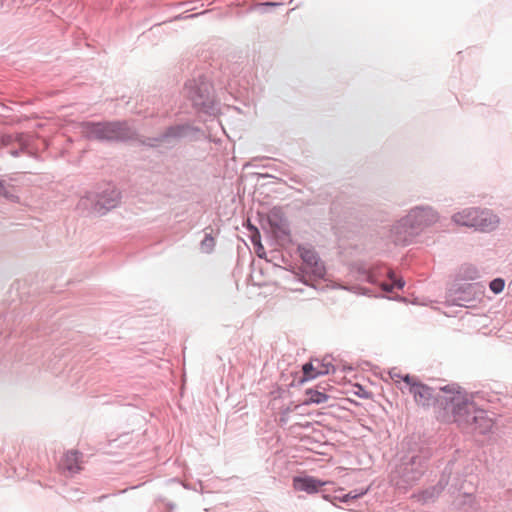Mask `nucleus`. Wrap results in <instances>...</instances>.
<instances>
[{
  "mask_svg": "<svg viewBox=\"0 0 512 512\" xmlns=\"http://www.w3.org/2000/svg\"><path fill=\"white\" fill-rule=\"evenodd\" d=\"M489 287L493 293L499 294L504 290L505 281L502 278H496L490 282Z\"/></svg>",
  "mask_w": 512,
  "mask_h": 512,
  "instance_id": "f8f14e48",
  "label": "nucleus"
},
{
  "mask_svg": "<svg viewBox=\"0 0 512 512\" xmlns=\"http://www.w3.org/2000/svg\"><path fill=\"white\" fill-rule=\"evenodd\" d=\"M85 133L91 139L118 140L127 138L129 129L123 123H97L87 124Z\"/></svg>",
  "mask_w": 512,
  "mask_h": 512,
  "instance_id": "7ed1b4c3",
  "label": "nucleus"
},
{
  "mask_svg": "<svg viewBox=\"0 0 512 512\" xmlns=\"http://www.w3.org/2000/svg\"><path fill=\"white\" fill-rule=\"evenodd\" d=\"M431 217V212L426 209H415L412 210L405 219L402 220L404 227L408 226L413 229L416 227L425 226L428 224Z\"/></svg>",
  "mask_w": 512,
  "mask_h": 512,
  "instance_id": "6e6552de",
  "label": "nucleus"
},
{
  "mask_svg": "<svg viewBox=\"0 0 512 512\" xmlns=\"http://www.w3.org/2000/svg\"><path fill=\"white\" fill-rule=\"evenodd\" d=\"M214 246V239L213 237L209 236V235H206V237L204 238V240L202 241V247H208L209 249H212V247Z\"/></svg>",
  "mask_w": 512,
  "mask_h": 512,
  "instance_id": "2eb2a0df",
  "label": "nucleus"
},
{
  "mask_svg": "<svg viewBox=\"0 0 512 512\" xmlns=\"http://www.w3.org/2000/svg\"><path fill=\"white\" fill-rule=\"evenodd\" d=\"M450 405L454 422L460 427H471L480 434L489 433L494 428L495 419L485 410L479 409L470 396L459 387L456 389L450 386Z\"/></svg>",
  "mask_w": 512,
  "mask_h": 512,
  "instance_id": "f257e3e1",
  "label": "nucleus"
},
{
  "mask_svg": "<svg viewBox=\"0 0 512 512\" xmlns=\"http://www.w3.org/2000/svg\"><path fill=\"white\" fill-rule=\"evenodd\" d=\"M305 393L307 396L303 402L305 405L322 404L328 400V396L325 393L316 389H307Z\"/></svg>",
  "mask_w": 512,
  "mask_h": 512,
  "instance_id": "9b49d317",
  "label": "nucleus"
},
{
  "mask_svg": "<svg viewBox=\"0 0 512 512\" xmlns=\"http://www.w3.org/2000/svg\"><path fill=\"white\" fill-rule=\"evenodd\" d=\"M301 257L313 274L317 276L324 274V266L313 250L301 249Z\"/></svg>",
  "mask_w": 512,
  "mask_h": 512,
  "instance_id": "9d476101",
  "label": "nucleus"
},
{
  "mask_svg": "<svg viewBox=\"0 0 512 512\" xmlns=\"http://www.w3.org/2000/svg\"><path fill=\"white\" fill-rule=\"evenodd\" d=\"M331 369H333V365L330 361H326L325 359L311 360L310 362L303 365V377L301 378L300 382L304 383L306 381L313 380L318 376L328 374Z\"/></svg>",
  "mask_w": 512,
  "mask_h": 512,
  "instance_id": "39448f33",
  "label": "nucleus"
},
{
  "mask_svg": "<svg viewBox=\"0 0 512 512\" xmlns=\"http://www.w3.org/2000/svg\"><path fill=\"white\" fill-rule=\"evenodd\" d=\"M455 224L480 231H491L499 224V218L488 209L464 208L453 215Z\"/></svg>",
  "mask_w": 512,
  "mask_h": 512,
  "instance_id": "f03ea898",
  "label": "nucleus"
},
{
  "mask_svg": "<svg viewBox=\"0 0 512 512\" xmlns=\"http://www.w3.org/2000/svg\"><path fill=\"white\" fill-rule=\"evenodd\" d=\"M329 483L328 481H321L312 476H297L293 478V488L297 491L307 492L308 494L317 493L321 487Z\"/></svg>",
  "mask_w": 512,
  "mask_h": 512,
  "instance_id": "0eeeda50",
  "label": "nucleus"
},
{
  "mask_svg": "<svg viewBox=\"0 0 512 512\" xmlns=\"http://www.w3.org/2000/svg\"><path fill=\"white\" fill-rule=\"evenodd\" d=\"M113 206H114V203H111V204H109V205L105 206V208H107V209H108V208L113 207Z\"/></svg>",
  "mask_w": 512,
  "mask_h": 512,
  "instance_id": "a211bd4d",
  "label": "nucleus"
},
{
  "mask_svg": "<svg viewBox=\"0 0 512 512\" xmlns=\"http://www.w3.org/2000/svg\"><path fill=\"white\" fill-rule=\"evenodd\" d=\"M59 468L71 475L79 473L83 469L82 454L77 450L67 451L60 461Z\"/></svg>",
  "mask_w": 512,
  "mask_h": 512,
  "instance_id": "423d86ee",
  "label": "nucleus"
},
{
  "mask_svg": "<svg viewBox=\"0 0 512 512\" xmlns=\"http://www.w3.org/2000/svg\"><path fill=\"white\" fill-rule=\"evenodd\" d=\"M357 497H358V495H357V494L352 495L351 493H348V494L344 495L342 498H340V500H341L342 502H347L349 499H355V498H357Z\"/></svg>",
  "mask_w": 512,
  "mask_h": 512,
  "instance_id": "f3484780",
  "label": "nucleus"
},
{
  "mask_svg": "<svg viewBox=\"0 0 512 512\" xmlns=\"http://www.w3.org/2000/svg\"><path fill=\"white\" fill-rule=\"evenodd\" d=\"M431 217V212L426 209H415L412 210L405 219L402 220L404 227L408 226L413 229L416 227L425 226L428 224Z\"/></svg>",
  "mask_w": 512,
  "mask_h": 512,
  "instance_id": "1a4fd4ad",
  "label": "nucleus"
},
{
  "mask_svg": "<svg viewBox=\"0 0 512 512\" xmlns=\"http://www.w3.org/2000/svg\"><path fill=\"white\" fill-rule=\"evenodd\" d=\"M403 381L410 385V388L413 386V383H417L415 379L409 375L404 376Z\"/></svg>",
  "mask_w": 512,
  "mask_h": 512,
  "instance_id": "dca6fc26",
  "label": "nucleus"
},
{
  "mask_svg": "<svg viewBox=\"0 0 512 512\" xmlns=\"http://www.w3.org/2000/svg\"><path fill=\"white\" fill-rule=\"evenodd\" d=\"M404 287V281L401 279L393 281L392 284H383V289L387 291H391L394 288L402 289Z\"/></svg>",
  "mask_w": 512,
  "mask_h": 512,
  "instance_id": "4468645a",
  "label": "nucleus"
},
{
  "mask_svg": "<svg viewBox=\"0 0 512 512\" xmlns=\"http://www.w3.org/2000/svg\"><path fill=\"white\" fill-rule=\"evenodd\" d=\"M354 394L362 399H370L372 397L371 392L365 390L361 385H354Z\"/></svg>",
  "mask_w": 512,
  "mask_h": 512,
  "instance_id": "ddd939ff",
  "label": "nucleus"
},
{
  "mask_svg": "<svg viewBox=\"0 0 512 512\" xmlns=\"http://www.w3.org/2000/svg\"><path fill=\"white\" fill-rule=\"evenodd\" d=\"M410 393L413 394L414 399L417 404L422 406H445V399L439 400L434 397L433 391L428 386L421 383H413V386L410 388Z\"/></svg>",
  "mask_w": 512,
  "mask_h": 512,
  "instance_id": "20e7f679",
  "label": "nucleus"
}]
</instances>
